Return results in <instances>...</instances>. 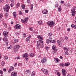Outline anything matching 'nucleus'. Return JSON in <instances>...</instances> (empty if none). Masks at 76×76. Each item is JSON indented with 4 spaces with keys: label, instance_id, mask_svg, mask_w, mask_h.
<instances>
[{
    "label": "nucleus",
    "instance_id": "obj_38",
    "mask_svg": "<svg viewBox=\"0 0 76 76\" xmlns=\"http://www.w3.org/2000/svg\"><path fill=\"white\" fill-rule=\"evenodd\" d=\"M33 5L32 4H31V10H32L33 9Z\"/></svg>",
    "mask_w": 76,
    "mask_h": 76
},
{
    "label": "nucleus",
    "instance_id": "obj_3",
    "mask_svg": "<svg viewBox=\"0 0 76 76\" xmlns=\"http://www.w3.org/2000/svg\"><path fill=\"white\" fill-rule=\"evenodd\" d=\"M20 47V46L19 45H15L14 46V50L15 51V52H16V51H17L18 49H19V48Z\"/></svg>",
    "mask_w": 76,
    "mask_h": 76
},
{
    "label": "nucleus",
    "instance_id": "obj_35",
    "mask_svg": "<svg viewBox=\"0 0 76 76\" xmlns=\"http://www.w3.org/2000/svg\"><path fill=\"white\" fill-rule=\"evenodd\" d=\"M53 34L51 33H50L48 34V35L49 37H52Z\"/></svg>",
    "mask_w": 76,
    "mask_h": 76
},
{
    "label": "nucleus",
    "instance_id": "obj_55",
    "mask_svg": "<svg viewBox=\"0 0 76 76\" xmlns=\"http://www.w3.org/2000/svg\"><path fill=\"white\" fill-rule=\"evenodd\" d=\"M27 3H31V1H30V0H28L27 1Z\"/></svg>",
    "mask_w": 76,
    "mask_h": 76
},
{
    "label": "nucleus",
    "instance_id": "obj_19",
    "mask_svg": "<svg viewBox=\"0 0 76 76\" xmlns=\"http://www.w3.org/2000/svg\"><path fill=\"white\" fill-rule=\"evenodd\" d=\"M38 38H39V39H42V36H37Z\"/></svg>",
    "mask_w": 76,
    "mask_h": 76
},
{
    "label": "nucleus",
    "instance_id": "obj_7",
    "mask_svg": "<svg viewBox=\"0 0 76 76\" xmlns=\"http://www.w3.org/2000/svg\"><path fill=\"white\" fill-rule=\"evenodd\" d=\"M62 73L63 75H64V76H66V74L67 73V72H65V69H63L62 70Z\"/></svg>",
    "mask_w": 76,
    "mask_h": 76
},
{
    "label": "nucleus",
    "instance_id": "obj_54",
    "mask_svg": "<svg viewBox=\"0 0 76 76\" xmlns=\"http://www.w3.org/2000/svg\"><path fill=\"white\" fill-rule=\"evenodd\" d=\"M19 32H18L16 33V34L17 35H18H18H19Z\"/></svg>",
    "mask_w": 76,
    "mask_h": 76
},
{
    "label": "nucleus",
    "instance_id": "obj_8",
    "mask_svg": "<svg viewBox=\"0 0 76 76\" xmlns=\"http://www.w3.org/2000/svg\"><path fill=\"white\" fill-rule=\"evenodd\" d=\"M8 34V32L6 31H4L3 32V34L4 36L5 37H7V34Z\"/></svg>",
    "mask_w": 76,
    "mask_h": 76
},
{
    "label": "nucleus",
    "instance_id": "obj_25",
    "mask_svg": "<svg viewBox=\"0 0 76 76\" xmlns=\"http://www.w3.org/2000/svg\"><path fill=\"white\" fill-rule=\"evenodd\" d=\"M58 10L59 12H60L61 11V7L60 6H59L58 9Z\"/></svg>",
    "mask_w": 76,
    "mask_h": 76
},
{
    "label": "nucleus",
    "instance_id": "obj_18",
    "mask_svg": "<svg viewBox=\"0 0 76 76\" xmlns=\"http://www.w3.org/2000/svg\"><path fill=\"white\" fill-rule=\"evenodd\" d=\"M72 13V16H75V13H76V11L74 10L71 12Z\"/></svg>",
    "mask_w": 76,
    "mask_h": 76
},
{
    "label": "nucleus",
    "instance_id": "obj_62",
    "mask_svg": "<svg viewBox=\"0 0 76 76\" xmlns=\"http://www.w3.org/2000/svg\"><path fill=\"white\" fill-rule=\"evenodd\" d=\"M74 26H75V25H74V24H72L71 25L72 28H74Z\"/></svg>",
    "mask_w": 76,
    "mask_h": 76
},
{
    "label": "nucleus",
    "instance_id": "obj_16",
    "mask_svg": "<svg viewBox=\"0 0 76 76\" xmlns=\"http://www.w3.org/2000/svg\"><path fill=\"white\" fill-rule=\"evenodd\" d=\"M12 14L14 18H15L16 17V12H13Z\"/></svg>",
    "mask_w": 76,
    "mask_h": 76
},
{
    "label": "nucleus",
    "instance_id": "obj_64",
    "mask_svg": "<svg viewBox=\"0 0 76 76\" xmlns=\"http://www.w3.org/2000/svg\"><path fill=\"white\" fill-rule=\"evenodd\" d=\"M74 29H76V25H74Z\"/></svg>",
    "mask_w": 76,
    "mask_h": 76
},
{
    "label": "nucleus",
    "instance_id": "obj_11",
    "mask_svg": "<svg viewBox=\"0 0 76 76\" xmlns=\"http://www.w3.org/2000/svg\"><path fill=\"white\" fill-rule=\"evenodd\" d=\"M48 13V11L47 10H44L42 11L43 14H47Z\"/></svg>",
    "mask_w": 76,
    "mask_h": 76
},
{
    "label": "nucleus",
    "instance_id": "obj_36",
    "mask_svg": "<svg viewBox=\"0 0 76 76\" xmlns=\"http://www.w3.org/2000/svg\"><path fill=\"white\" fill-rule=\"evenodd\" d=\"M20 58V56L15 57V60H17V59H19Z\"/></svg>",
    "mask_w": 76,
    "mask_h": 76
},
{
    "label": "nucleus",
    "instance_id": "obj_48",
    "mask_svg": "<svg viewBox=\"0 0 76 76\" xmlns=\"http://www.w3.org/2000/svg\"><path fill=\"white\" fill-rule=\"evenodd\" d=\"M10 6L11 7H13V6H14V4L13 3H11L10 4Z\"/></svg>",
    "mask_w": 76,
    "mask_h": 76
},
{
    "label": "nucleus",
    "instance_id": "obj_17",
    "mask_svg": "<svg viewBox=\"0 0 76 76\" xmlns=\"http://www.w3.org/2000/svg\"><path fill=\"white\" fill-rule=\"evenodd\" d=\"M53 50H55V51H57V49H56V46H53L52 47Z\"/></svg>",
    "mask_w": 76,
    "mask_h": 76
},
{
    "label": "nucleus",
    "instance_id": "obj_29",
    "mask_svg": "<svg viewBox=\"0 0 76 76\" xmlns=\"http://www.w3.org/2000/svg\"><path fill=\"white\" fill-rule=\"evenodd\" d=\"M19 42V40H18V39H16L14 41L15 43H16V42Z\"/></svg>",
    "mask_w": 76,
    "mask_h": 76
},
{
    "label": "nucleus",
    "instance_id": "obj_51",
    "mask_svg": "<svg viewBox=\"0 0 76 76\" xmlns=\"http://www.w3.org/2000/svg\"><path fill=\"white\" fill-rule=\"evenodd\" d=\"M45 70V69H41L42 71V72H43L44 73V72L45 71V70Z\"/></svg>",
    "mask_w": 76,
    "mask_h": 76
},
{
    "label": "nucleus",
    "instance_id": "obj_47",
    "mask_svg": "<svg viewBox=\"0 0 76 76\" xmlns=\"http://www.w3.org/2000/svg\"><path fill=\"white\" fill-rule=\"evenodd\" d=\"M28 72H29V70H26L25 72V73L27 74V73H28Z\"/></svg>",
    "mask_w": 76,
    "mask_h": 76
},
{
    "label": "nucleus",
    "instance_id": "obj_2",
    "mask_svg": "<svg viewBox=\"0 0 76 76\" xmlns=\"http://www.w3.org/2000/svg\"><path fill=\"white\" fill-rule=\"evenodd\" d=\"M48 25L49 26H50V27H52L53 26H54V25L55 23L53 21H49L48 22Z\"/></svg>",
    "mask_w": 76,
    "mask_h": 76
},
{
    "label": "nucleus",
    "instance_id": "obj_26",
    "mask_svg": "<svg viewBox=\"0 0 76 76\" xmlns=\"http://www.w3.org/2000/svg\"><path fill=\"white\" fill-rule=\"evenodd\" d=\"M21 7L22 9H24L25 8V5L24 4H22L21 5Z\"/></svg>",
    "mask_w": 76,
    "mask_h": 76
},
{
    "label": "nucleus",
    "instance_id": "obj_53",
    "mask_svg": "<svg viewBox=\"0 0 76 76\" xmlns=\"http://www.w3.org/2000/svg\"><path fill=\"white\" fill-rule=\"evenodd\" d=\"M48 48H49V47H46V49L47 50V51H48Z\"/></svg>",
    "mask_w": 76,
    "mask_h": 76
},
{
    "label": "nucleus",
    "instance_id": "obj_60",
    "mask_svg": "<svg viewBox=\"0 0 76 76\" xmlns=\"http://www.w3.org/2000/svg\"><path fill=\"white\" fill-rule=\"evenodd\" d=\"M25 12H26V13H28V11L27 10H26L25 11Z\"/></svg>",
    "mask_w": 76,
    "mask_h": 76
},
{
    "label": "nucleus",
    "instance_id": "obj_30",
    "mask_svg": "<svg viewBox=\"0 0 76 76\" xmlns=\"http://www.w3.org/2000/svg\"><path fill=\"white\" fill-rule=\"evenodd\" d=\"M5 64V63L4 62V61H2L1 62V65L2 66H3Z\"/></svg>",
    "mask_w": 76,
    "mask_h": 76
},
{
    "label": "nucleus",
    "instance_id": "obj_14",
    "mask_svg": "<svg viewBox=\"0 0 76 76\" xmlns=\"http://www.w3.org/2000/svg\"><path fill=\"white\" fill-rule=\"evenodd\" d=\"M31 35H30L26 39V41L27 42L31 38Z\"/></svg>",
    "mask_w": 76,
    "mask_h": 76
},
{
    "label": "nucleus",
    "instance_id": "obj_32",
    "mask_svg": "<svg viewBox=\"0 0 76 76\" xmlns=\"http://www.w3.org/2000/svg\"><path fill=\"white\" fill-rule=\"evenodd\" d=\"M40 44V43H39V42L38 41L37 42V47H39V45Z\"/></svg>",
    "mask_w": 76,
    "mask_h": 76
},
{
    "label": "nucleus",
    "instance_id": "obj_56",
    "mask_svg": "<svg viewBox=\"0 0 76 76\" xmlns=\"http://www.w3.org/2000/svg\"><path fill=\"white\" fill-rule=\"evenodd\" d=\"M25 60H26V61H28V60H29V59H28V58L26 57V58H25Z\"/></svg>",
    "mask_w": 76,
    "mask_h": 76
},
{
    "label": "nucleus",
    "instance_id": "obj_61",
    "mask_svg": "<svg viewBox=\"0 0 76 76\" xmlns=\"http://www.w3.org/2000/svg\"><path fill=\"white\" fill-rule=\"evenodd\" d=\"M26 34L24 33L23 34V37H26Z\"/></svg>",
    "mask_w": 76,
    "mask_h": 76
},
{
    "label": "nucleus",
    "instance_id": "obj_44",
    "mask_svg": "<svg viewBox=\"0 0 76 76\" xmlns=\"http://www.w3.org/2000/svg\"><path fill=\"white\" fill-rule=\"evenodd\" d=\"M58 3L56 4L55 5V7H58Z\"/></svg>",
    "mask_w": 76,
    "mask_h": 76
},
{
    "label": "nucleus",
    "instance_id": "obj_23",
    "mask_svg": "<svg viewBox=\"0 0 76 76\" xmlns=\"http://www.w3.org/2000/svg\"><path fill=\"white\" fill-rule=\"evenodd\" d=\"M60 65L61 66H62V67H64L65 65L63 63H61V64H60Z\"/></svg>",
    "mask_w": 76,
    "mask_h": 76
},
{
    "label": "nucleus",
    "instance_id": "obj_21",
    "mask_svg": "<svg viewBox=\"0 0 76 76\" xmlns=\"http://www.w3.org/2000/svg\"><path fill=\"white\" fill-rule=\"evenodd\" d=\"M50 42L53 44H56V41L54 40H50Z\"/></svg>",
    "mask_w": 76,
    "mask_h": 76
},
{
    "label": "nucleus",
    "instance_id": "obj_43",
    "mask_svg": "<svg viewBox=\"0 0 76 76\" xmlns=\"http://www.w3.org/2000/svg\"><path fill=\"white\" fill-rule=\"evenodd\" d=\"M63 48L64 49V50H66V51H67V50H68L67 48H66V47H63Z\"/></svg>",
    "mask_w": 76,
    "mask_h": 76
},
{
    "label": "nucleus",
    "instance_id": "obj_1",
    "mask_svg": "<svg viewBox=\"0 0 76 76\" xmlns=\"http://www.w3.org/2000/svg\"><path fill=\"white\" fill-rule=\"evenodd\" d=\"M3 9L4 11L8 12L9 11V9H10V7L9 4H7L4 7Z\"/></svg>",
    "mask_w": 76,
    "mask_h": 76
},
{
    "label": "nucleus",
    "instance_id": "obj_50",
    "mask_svg": "<svg viewBox=\"0 0 76 76\" xmlns=\"http://www.w3.org/2000/svg\"><path fill=\"white\" fill-rule=\"evenodd\" d=\"M0 73L1 75H3V71L1 70L0 71Z\"/></svg>",
    "mask_w": 76,
    "mask_h": 76
},
{
    "label": "nucleus",
    "instance_id": "obj_58",
    "mask_svg": "<svg viewBox=\"0 0 76 76\" xmlns=\"http://www.w3.org/2000/svg\"><path fill=\"white\" fill-rule=\"evenodd\" d=\"M0 18H2V17H3V14H0Z\"/></svg>",
    "mask_w": 76,
    "mask_h": 76
},
{
    "label": "nucleus",
    "instance_id": "obj_15",
    "mask_svg": "<svg viewBox=\"0 0 76 76\" xmlns=\"http://www.w3.org/2000/svg\"><path fill=\"white\" fill-rule=\"evenodd\" d=\"M76 7H73L72 9V10L71 11V12H72L73 11H74V10H76Z\"/></svg>",
    "mask_w": 76,
    "mask_h": 76
},
{
    "label": "nucleus",
    "instance_id": "obj_13",
    "mask_svg": "<svg viewBox=\"0 0 76 76\" xmlns=\"http://www.w3.org/2000/svg\"><path fill=\"white\" fill-rule=\"evenodd\" d=\"M54 60L55 62L56 63H58L60 61V60L57 58H54Z\"/></svg>",
    "mask_w": 76,
    "mask_h": 76
},
{
    "label": "nucleus",
    "instance_id": "obj_24",
    "mask_svg": "<svg viewBox=\"0 0 76 76\" xmlns=\"http://www.w3.org/2000/svg\"><path fill=\"white\" fill-rule=\"evenodd\" d=\"M32 76H35V72L34 71H33L31 74Z\"/></svg>",
    "mask_w": 76,
    "mask_h": 76
},
{
    "label": "nucleus",
    "instance_id": "obj_20",
    "mask_svg": "<svg viewBox=\"0 0 76 76\" xmlns=\"http://www.w3.org/2000/svg\"><path fill=\"white\" fill-rule=\"evenodd\" d=\"M70 65V63L69 62H67L64 65L65 66H69Z\"/></svg>",
    "mask_w": 76,
    "mask_h": 76
},
{
    "label": "nucleus",
    "instance_id": "obj_39",
    "mask_svg": "<svg viewBox=\"0 0 76 76\" xmlns=\"http://www.w3.org/2000/svg\"><path fill=\"white\" fill-rule=\"evenodd\" d=\"M29 29L31 31H33V29H34V28L32 27H29Z\"/></svg>",
    "mask_w": 76,
    "mask_h": 76
},
{
    "label": "nucleus",
    "instance_id": "obj_41",
    "mask_svg": "<svg viewBox=\"0 0 76 76\" xmlns=\"http://www.w3.org/2000/svg\"><path fill=\"white\" fill-rule=\"evenodd\" d=\"M44 47V45H43V43H42L40 44V48H42Z\"/></svg>",
    "mask_w": 76,
    "mask_h": 76
},
{
    "label": "nucleus",
    "instance_id": "obj_46",
    "mask_svg": "<svg viewBox=\"0 0 76 76\" xmlns=\"http://www.w3.org/2000/svg\"><path fill=\"white\" fill-rule=\"evenodd\" d=\"M39 42H40L42 43V44L43 43V41L42 40V39H40Z\"/></svg>",
    "mask_w": 76,
    "mask_h": 76
},
{
    "label": "nucleus",
    "instance_id": "obj_5",
    "mask_svg": "<svg viewBox=\"0 0 76 76\" xmlns=\"http://www.w3.org/2000/svg\"><path fill=\"white\" fill-rule=\"evenodd\" d=\"M28 18H27L24 19V20H23V19H21V20L23 23H27V22H28Z\"/></svg>",
    "mask_w": 76,
    "mask_h": 76
},
{
    "label": "nucleus",
    "instance_id": "obj_9",
    "mask_svg": "<svg viewBox=\"0 0 76 76\" xmlns=\"http://www.w3.org/2000/svg\"><path fill=\"white\" fill-rule=\"evenodd\" d=\"M11 76H17V73L16 72H13L11 74Z\"/></svg>",
    "mask_w": 76,
    "mask_h": 76
},
{
    "label": "nucleus",
    "instance_id": "obj_10",
    "mask_svg": "<svg viewBox=\"0 0 76 76\" xmlns=\"http://www.w3.org/2000/svg\"><path fill=\"white\" fill-rule=\"evenodd\" d=\"M57 42L58 44L59 45V47H62V46L63 45L62 43L60 41L57 40Z\"/></svg>",
    "mask_w": 76,
    "mask_h": 76
},
{
    "label": "nucleus",
    "instance_id": "obj_45",
    "mask_svg": "<svg viewBox=\"0 0 76 76\" xmlns=\"http://www.w3.org/2000/svg\"><path fill=\"white\" fill-rule=\"evenodd\" d=\"M8 13L7 12H6L5 14V17H6V18H7V17H8Z\"/></svg>",
    "mask_w": 76,
    "mask_h": 76
},
{
    "label": "nucleus",
    "instance_id": "obj_27",
    "mask_svg": "<svg viewBox=\"0 0 76 76\" xmlns=\"http://www.w3.org/2000/svg\"><path fill=\"white\" fill-rule=\"evenodd\" d=\"M38 23L39 25H42V21L41 20H39V21Z\"/></svg>",
    "mask_w": 76,
    "mask_h": 76
},
{
    "label": "nucleus",
    "instance_id": "obj_22",
    "mask_svg": "<svg viewBox=\"0 0 76 76\" xmlns=\"http://www.w3.org/2000/svg\"><path fill=\"white\" fill-rule=\"evenodd\" d=\"M44 73L46 75H48V71L47 70H46V71H44Z\"/></svg>",
    "mask_w": 76,
    "mask_h": 76
},
{
    "label": "nucleus",
    "instance_id": "obj_28",
    "mask_svg": "<svg viewBox=\"0 0 76 76\" xmlns=\"http://www.w3.org/2000/svg\"><path fill=\"white\" fill-rule=\"evenodd\" d=\"M3 41H4L6 42L7 41V38L4 37L3 38Z\"/></svg>",
    "mask_w": 76,
    "mask_h": 76
},
{
    "label": "nucleus",
    "instance_id": "obj_57",
    "mask_svg": "<svg viewBox=\"0 0 76 76\" xmlns=\"http://www.w3.org/2000/svg\"><path fill=\"white\" fill-rule=\"evenodd\" d=\"M57 75L58 76H60V73L58 72L57 73Z\"/></svg>",
    "mask_w": 76,
    "mask_h": 76
},
{
    "label": "nucleus",
    "instance_id": "obj_12",
    "mask_svg": "<svg viewBox=\"0 0 76 76\" xmlns=\"http://www.w3.org/2000/svg\"><path fill=\"white\" fill-rule=\"evenodd\" d=\"M29 56V55H28V54L26 53H25L23 55V57H28Z\"/></svg>",
    "mask_w": 76,
    "mask_h": 76
},
{
    "label": "nucleus",
    "instance_id": "obj_42",
    "mask_svg": "<svg viewBox=\"0 0 76 76\" xmlns=\"http://www.w3.org/2000/svg\"><path fill=\"white\" fill-rule=\"evenodd\" d=\"M65 55H66V54L68 55V54H69V53H68L67 51H65Z\"/></svg>",
    "mask_w": 76,
    "mask_h": 76
},
{
    "label": "nucleus",
    "instance_id": "obj_63",
    "mask_svg": "<svg viewBox=\"0 0 76 76\" xmlns=\"http://www.w3.org/2000/svg\"><path fill=\"white\" fill-rule=\"evenodd\" d=\"M61 4H63V3H64V1H61Z\"/></svg>",
    "mask_w": 76,
    "mask_h": 76
},
{
    "label": "nucleus",
    "instance_id": "obj_31",
    "mask_svg": "<svg viewBox=\"0 0 76 76\" xmlns=\"http://www.w3.org/2000/svg\"><path fill=\"white\" fill-rule=\"evenodd\" d=\"M30 56L31 57H34V56H35V54L32 53H31V54H30Z\"/></svg>",
    "mask_w": 76,
    "mask_h": 76
},
{
    "label": "nucleus",
    "instance_id": "obj_59",
    "mask_svg": "<svg viewBox=\"0 0 76 76\" xmlns=\"http://www.w3.org/2000/svg\"><path fill=\"white\" fill-rule=\"evenodd\" d=\"M1 58V53H0V60Z\"/></svg>",
    "mask_w": 76,
    "mask_h": 76
},
{
    "label": "nucleus",
    "instance_id": "obj_33",
    "mask_svg": "<svg viewBox=\"0 0 76 76\" xmlns=\"http://www.w3.org/2000/svg\"><path fill=\"white\" fill-rule=\"evenodd\" d=\"M19 6H20V3L18 2L16 5V6L17 8H18V7H19Z\"/></svg>",
    "mask_w": 76,
    "mask_h": 76
},
{
    "label": "nucleus",
    "instance_id": "obj_52",
    "mask_svg": "<svg viewBox=\"0 0 76 76\" xmlns=\"http://www.w3.org/2000/svg\"><path fill=\"white\" fill-rule=\"evenodd\" d=\"M17 65H18L17 63H15V64L14 65V66H15V67H16V66H17Z\"/></svg>",
    "mask_w": 76,
    "mask_h": 76
},
{
    "label": "nucleus",
    "instance_id": "obj_4",
    "mask_svg": "<svg viewBox=\"0 0 76 76\" xmlns=\"http://www.w3.org/2000/svg\"><path fill=\"white\" fill-rule=\"evenodd\" d=\"M21 26L19 24H17L16 25H15V29H21Z\"/></svg>",
    "mask_w": 76,
    "mask_h": 76
},
{
    "label": "nucleus",
    "instance_id": "obj_40",
    "mask_svg": "<svg viewBox=\"0 0 76 76\" xmlns=\"http://www.w3.org/2000/svg\"><path fill=\"white\" fill-rule=\"evenodd\" d=\"M4 25L5 28H7V24H6V23H3Z\"/></svg>",
    "mask_w": 76,
    "mask_h": 76
},
{
    "label": "nucleus",
    "instance_id": "obj_49",
    "mask_svg": "<svg viewBox=\"0 0 76 76\" xmlns=\"http://www.w3.org/2000/svg\"><path fill=\"white\" fill-rule=\"evenodd\" d=\"M4 59H6V60H7V59H8V57L7 56H5L4 58Z\"/></svg>",
    "mask_w": 76,
    "mask_h": 76
},
{
    "label": "nucleus",
    "instance_id": "obj_34",
    "mask_svg": "<svg viewBox=\"0 0 76 76\" xmlns=\"http://www.w3.org/2000/svg\"><path fill=\"white\" fill-rule=\"evenodd\" d=\"M50 40H49V39H47L46 40V42L48 43V44H49V43H50Z\"/></svg>",
    "mask_w": 76,
    "mask_h": 76
},
{
    "label": "nucleus",
    "instance_id": "obj_37",
    "mask_svg": "<svg viewBox=\"0 0 76 76\" xmlns=\"http://www.w3.org/2000/svg\"><path fill=\"white\" fill-rule=\"evenodd\" d=\"M10 68L11 69L10 70H14V67H13V66H11L10 67Z\"/></svg>",
    "mask_w": 76,
    "mask_h": 76
},
{
    "label": "nucleus",
    "instance_id": "obj_6",
    "mask_svg": "<svg viewBox=\"0 0 76 76\" xmlns=\"http://www.w3.org/2000/svg\"><path fill=\"white\" fill-rule=\"evenodd\" d=\"M47 61V59L45 58H43L42 60H41V62H42V63H45Z\"/></svg>",
    "mask_w": 76,
    "mask_h": 76
}]
</instances>
